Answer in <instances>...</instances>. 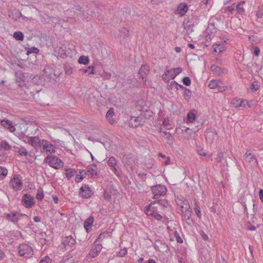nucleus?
<instances>
[{
  "label": "nucleus",
  "mask_w": 263,
  "mask_h": 263,
  "mask_svg": "<svg viewBox=\"0 0 263 263\" xmlns=\"http://www.w3.org/2000/svg\"><path fill=\"white\" fill-rule=\"evenodd\" d=\"M185 209L186 213L184 215V217L185 220L189 219L190 215H191V212L190 210H188L190 209V205L187 204H185Z\"/></svg>",
  "instance_id": "nucleus-39"
},
{
  "label": "nucleus",
  "mask_w": 263,
  "mask_h": 263,
  "mask_svg": "<svg viewBox=\"0 0 263 263\" xmlns=\"http://www.w3.org/2000/svg\"><path fill=\"white\" fill-rule=\"evenodd\" d=\"M94 218L92 216L89 217L84 222V227L87 232L91 229L93 224Z\"/></svg>",
  "instance_id": "nucleus-18"
},
{
  "label": "nucleus",
  "mask_w": 263,
  "mask_h": 263,
  "mask_svg": "<svg viewBox=\"0 0 263 263\" xmlns=\"http://www.w3.org/2000/svg\"><path fill=\"white\" fill-rule=\"evenodd\" d=\"M8 171L6 168L0 166V179H3L7 175Z\"/></svg>",
  "instance_id": "nucleus-36"
},
{
  "label": "nucleus",
  "mask_w": 263,
  "mask_h": 263,
  "mask_svg": "<svg viewBox=\"0 0 263 263\" xmlns=\"http://www.w3.org/2000/svg\"><path fill=\"white\" fill-rule=\"evenodd\" d=\"M87 174L90 175L92 178H96L98 177L99 175V172L97 171V168H92L91 166H87Z\"/></svg>",
  "instance_id": "nucleus-17"
},
{
  "label": "nucleus",
  "mask_w": 263,
  "mask_h": 263,
  "mask_svg": "<svg viewBox=\"0 0 263 263\" xmlns=\"http://www.w3.org/2000/svg\"><path fill=\"white\" fill-rule=\"evenodd\" d=\"M32 81L33 83H34L37 85H39L41 82L40 76L39 75L35 76L32 79Z\"/></svg>",
  "instance_id": "nucleus-45"
},
{
  "label": "nucleus",
  "mask_w": 263,
  "mask_h": 263,
  "mask_svg": "<svg viewBox=\"0 0 263 263\" xmlns=\"http://www.w3.org/2000/svg\"><path fill=\"white\" fill-rule=\"evenodd\" d=\"M242 162L244 164H248L251 167L258 164L257 158L254 154L248 150L242 156Z\"/></svg>",
  "instance_id": "nucleus-3"
},
{
  "label": "nucleus",
  "mask_w": 263,
  "mask_h": 263,
  "mask_svg": "<svg viewBox=\"0 0 263 263\" xmlns=\"http://www.w3.org/2000/svg\"><path fill=\"white\" fill-rule=\"evenodd\" d=\"M14 148L15 151L17 152L21 156H26L28 153L27 151L24 147L19 148L18 147H14Z\"/></svg>",
  "instance_id": "nucleus-29"
},
{
  "label": "nucleus",
  "mask_w": 263,
  "mask_h": 263,
  "mask_svg": "<svg viewBox=\"0 0 263 263\" xmlns=\"http://www.w3.org/2000/svg\"><path fill=\"white\" fill-rule=\"evenodd\" d=\"M79 195L82 198L86 199L90 198L93 193L88 185L84 184L80 189Z\"/></svg>",
  "instance_id": "nucleus-10"
},
{
  "label": "nucleus",
  "mask_w": 263,
  "mask_h": 263,
  "mask_svg": "<svg viewBox=\"0 0 263 263\" xmlns=\"http://www.w3.org/2000/svg\"><path fill=\"white\" fill-rule=\"evenodd\" d=\"M13 37L17 41H23L24 35L22 32L17 31L13 33Z\"/></svg>",
  "instance_id": "nucleus-28"
},
{
  "label": "nucleus",
  "mask_w": 263,
  "mask_h": 263,
  "mask_svg": "<svg viewBox=\"0 0 263 263\" xmlns=\"http://www.w3.org/2000/svg\"><path fill=\"white\" fill-rule=\"evenodd\" d=\"M201 236L203 239L206 240L209 239L208 236L203 231L201 233Z\"/></svg>",
  "instance_id": "nucleus-58"
},
{
  "label": "nucleus",
  "mask_w": 263,
  "mask_h": 263,
  "mask_svg": "<svg viewBox=\"0 0 263 263\" xmlns=\"http://www.w3.org/2000/svg\"><path fill=\"white\" fill-rule=\"evenodd\" d=\"M256 16L257 18H261L263 16V8L262 7H258L257 10L256 12Z\"/></svg>",
  "instance_id": "nucleus-41"
},
{
  "label": "nucleus",
  "mask_w": 263,
  "mask_h": 263,
  "mask_svg": "<svg viewBox=\"0 0 263 263\" xmlns=\"http://www.w3.org/2000/svg\"><path fill=\"white\" fill-rule=\"evenodd\" d=\"M182 82L186 86H190L191 83V81L189 77H185L183 78Z\"/></svg>",
  "instance_id": "nucleus-47"
},
{
  "label": "nucleus",
  "mask_w": 263,
  "mask_h": 263,
  "mask_svg": "<svg viewBox=\"0 0 263 263\" xmlns=\"http://www.w3.org/2000/svg\"><path fill=\"white\" fill-rule=\"evenodd\" d=\"M235 9V4H233L231 6L223 8L222 10L224 12H229L231 14H233Z\"/></svg>",
  "instance_id": "nucleus-32"
},
{
  "label": "nucleus",
  "mask_w": 263,
  "mask_h": 263,
  "mask_svg": "<svg viewBox=\"0 0 263 263\" xmlns=\"http://www.w3.org/2000/svg\"><path fill=\"white\" fill-rule=\"evenodd\" d=\"M170 124L169 120L165 119L162 122V125L164 126H166Z\"/></svg>",
  "instance_id": "nucleus-63"
},
{
  "label": "nucleus",
  "mask_w": 263,
  "mask_h": 263,
  "mask_svg": "<svg viewBox=\"0 0 263 263\" xmlns=\"http://www.w3.org/2000/svg\"><path fill=\"white\" fill-rule=\"evenodd\" d=\"M1 148L5 151H9L11 149V146L6 140H2L0 144Z\"/></svg>",
  "instance_id": "nucleus-31"
},
{
  "label": "nucleus",
  "mask_w": 263,
  "mask_h": 263,
  "mask_svg": "<svg viewBox=\"0 0 263 263\" xmlns=\"http://www.w3.org/2000/svg\"><path fill=\"white\" fill-rule=\"evenodd\" d=\"M144 119L143 116L132 117L130 119V124L133 127H137L139 125H142L144 123Z\"/></svg>",
  "instance_id": "nucleus-13"
},
{
  "label": "nucleus",
  "mask_w": 263,
  "mask_h": 263,
  "mask_svg": "<svg viewBox=\"0 0 263 263\" xmlns=\"http://www.w3.org/2000/svg\"><path fill=\"white\" fill-rule=\"evenodd\" d=\"M65 72L67 75H70L72 72V68L69 66H65Z\"/></svg>",
  "instance_id": "nucleus-48"
},
{
  "label": "nucleus",
  "mask_w": 263,
  "mask_h": 263,
  "mask_svg": "<svg viewBox=\"0 0 263 263\" xmlns=\"http://www.w3.org/2000/svg\"><path fill=\"white\" fill-rule=\"evenodd\" d=\"M45 74L47 76H50L52 72V69L49 67H46L44 70Z\"/></svg>",
  "instance_id": "nucleus-54"
},
{
  "label": "nucleus",
  "mask_w": 263,
  "mask_h": 263,
  "mask_svg": "<svg viewBox=\"0 0 263 263\" xmlns=\"http://www.w3.org/2000/svg\"><path fill=\"white\" fill-rule=\"evenodd\" d=\"M211 68L213 71H215L216 72H219L221 69V67L215 65H212Z\"/></svg>",
  "instance_id": "nucleus-57"
},
{
  "label": "nucleus",
  "mask_w": 263,
  "mask_h": 263,
  "mask_svg": "<svg viewBox=\"0 0 263 263\" xmlns=\"http://www.w3.org/2000/svg\"><path fill=\"white\" fill-rule=\"evenodd\" d=\"M188 10V6L185 3L180 4L178 8V13L183 16L185 15Z\"/></svg>",
  "instance_id": "nucleus-20"
},
{
  "label": "nucleus",
  "mask_w": 263,
  "mask_h": 263,
  "mask_svg": "<svg viewBox=\"0 0 263 263\" xmlns=\"http://www.w3.org/2000/svg\"><path fill=\"white\" fill-rule=\"evenodd\" d=\"M22 204L26 208H31L35 203L34 197L29 194H25L22 197Z\"/></svg>",
  "instance_id": "nucleus-11"
},
{
  "label": "nucleus",
  "mask_w": 263,
  "mask_h": 263,
  "mask_svg": "<svg viewBox=\"0 0 263 263\" xmlns=\"http://www.w3.org/2000/svg\"><path fill=\"white\" fill-rule=\"evenodd\" d=\"M44 195L43 193V190L41 188L38 189L36 195V199H38L39 200L41 201L44 198Z\"/></svg>",
  "instance_id": "nucleus-35"
},
{
  "label": "nucleus",
  "mask_w": 263,
  "mask_h": 263,
  "mask_svg": "<svg viewBox=\"0 0 263 263\" xmlns=\"http://www.w3.org/2000/svg\"><path fill=\"white\" fill-rule=\"evenodd\" d=\"M224 154L222 152H218L216 155V160L217 162L221 163L223 158Z\"/></svg>",
  "instance_id": "nucleus-44"
},
{
  "label": "nucleus",
  "mask_w": 263,
  "mask_h": 263,
  "mask_svg": "<svg viewBox=\"0 0 263 263\" xmlns=\"http://www.w3.org/2000/svg\"><path fill=\"white\" fill-rule=\"evenodd\" d=\"M182 69L181 67H177L175 68H171L165 71L162 76V79L166 82L168 83L170 79H174L181 72Z\"/></svg>",
  "instance_id": "nucleus-4"
},
{
  "label": "nucleus",
  "mask_w": 263,
  "mask_h": 263,
  "mask_svg": "<svg viewBox=\"0 0 263 263\" xmlns=\"http://www.w3.org/2000/svg\"><path fill=\"white\" fill-rule=\"evenodd\" d=\"M6 218L7 219L13 222L17 221L19 219V218L16 213L7 214L6 215Z\"/></svg>",
  "instance_id": "nucleus-24"
},
{
  "label": "nucleus",
  "mask_w": 263,
  "mask_h": 263,
  "mask_svg": "<svg viewBox=\"0 0 263 263\" xmlns=\"http://www.w3.org/2000/svg\"><path fill=\"white\" fill-rule=\"evenodd\" d=\"M7 128L9 130L11 133H13L15 131V128L13 125H12V123L9 125Z\"/></svg>",
  "instance_id": "nucleus-56"
},
{
  "label": "nucleus",
  "mask_w": 263,
  "mask_h": 263,
  "mask_svg": "<svg viewBox=\"0 0 263 263\" xmlns=\"http://www.w3.org/2000/svg\"><path fill=\"white\" fill-rule=\"evenodd\" d=\"M156 203H159L160 205H161L164 207H166L167 205V204H168L167 201L166 200H163V199L154 201L153 202H152L151 204H155Z\"/></svg>",
  "instance_id": "nucleus-37"
},
{
  "label": "nucleus",
  "mask_w": 263,
  "mask_h": 263,
  "mask_svg": "<svg viewBox=\"0 0 263 263\" xmlns=\"http://www.w3.org/2000/svg\"><path fill=\"white\" fill-rule=\"evenodd\" d=\"M218 85V82L217 80H212L209 84V87L211 89H214Z\"/></svg>",
  "instance_id": "nucleus-40"
},
{
  "label": "nucleus",
  "mask_w": 263,
  "mask_h": 263,
  "mask_svg": "<svg viewBox=\"0 0 263 263\" xmlns=\"http://www.w3.org/2000/svg\"><path fill=\"white\" fill-rule=\"evenodd\" d=\"M86 177V175L82 174H77L75 178V181L77 183L81 182L84 178Z\"/></svg>",
  "instance_id": "nucleus-43"
},
{
  "label": "nucleus",
  "mask_w": 263,
  "mask_h": 263,
  "mask_svg": "<svg viewBox=\"0 0 263 263\" xmlns=\"http://www.w3.org/2000/svg\"><path fill=\"white\" fill-rule=\"evenodd\" d=\"M259 196L260 200L263 202V190L260 189L259 191Z\"/></svg>",
  "instance_id": "nucleus-62"
},
{
  "label": "nucleus",
  "mask_w": 263,
  "mask_h": 263,
  "mask_svg": "<svg viewBox=\"0 0 263 263\" xmlns=\"http://www.w3.org/2000/svg\"><path fill=\"white\" fill-rule=\"evenodd\" d=\"M44 141L43 139H40L38 136L30 137L28 139V143L34 147L36 149L41 148V145Z\"/></svg>",
  "instance_id": "nucleus-12"
},
{
  "label": "nucleus",
  "mask_w": 263,
  "mask_h": 263,
  "mask_svg": "<svg viewBox=\"0 0 263 263\" xmlns=\"http://www.w3.org/2000/svg\"><path fill=\"white\" fill-rule=\"evenodd\" d=\"M11 123V122L8 120H3L1 121V125L5 128H7L9 124Z\"/></svg>",
  "instance_id": "nucleus-49"
},
{
  "label": "nucleus",
  "mask_w": 263,
  "mask_h": 263,
  "mask_svg": "<svg viewBox=\"0 0 263 263\" xmlns=\"http://www.w3.org/2000/svg\"><path fill=\"white\" fill-rule=\"evenodd\" d=\"M245 102V100L242 99L235 98L232 100L231 103L233 106L235 108L241 107L242 105V103Z\"/></svg>",
  "instance_id": "nucleus-22"
},
{
  "label": "nucleus",
  "mask_w": 263,
  "mask_h": 263,
  "mask_svg": "<svg viewBox=\"0 0 263 263\" xmlns=\"http://www.w3.org/2000/svg\"><path fill=\"white\" fill-rule=\"evenodd\" d=\"M196 118V114L192 112H190L187 114V118L188 121L192 123L193 121H195Z\"/></svg>",
  "instance_id": "nucleus-38"
},
{
  "label": "nucleus",
  "mask_w": 263,
  "mask_h": 263,
  "mask_svg": "<svg viewBox=\"0 0 263 263\" xmlns=\"http://www.w3.org/2000/svg\"><path fill=\"white\" fill-rule=\"evenodd\" d=\"M43 142L41 150L42 153H45L48 156L55 152V147L53 145L45 140H44Z\"/></svg>",
  "instance_id": "nucleus-8"
},
{
  "label": "nucleus",
  "mask_w": 263,
  "mask_h": 263,
  "mask_svg": "<svg viewBox=\"0 0 263 263\" xmlns=\"http://www.w3.org/2000/svg\"><path fill=\"white\" fill-rule=\"evenodd\" d=\"M89 61V58L87 57L81 56L79 58L78 62L80 64H87Z\"/></svg>",
  "instance_id": "nucleus-34"
},
{
  "label": "nucleus",
  "mask_w": 263,
  "mask_h": 263,
  "mask_svg": "<svg viewBox=\"0 0 263 263\" xmlns=\"http://www.w3.org/2000/svg\"><path fill=\"white\" fill-rule=\"evenodd\" d=\"M260 88V85L258 84L256 82H253L252 83V89H254L255 91L258 90Z\"/></svg>",
  "instance_id": "nucleus-51"
},
{
  "label": "nucleus",
  "mask_w": 263,
  "mask_h": 263,
  "mask_svg": "<svg viewBox=\"0 0 263 263\" xmlns=\"http://www.w3.org/2000/svg\"><path fill=\"white\" fill-rule=\"evenodd\" d=\"M217 87L218 89V91L219 92H222L226 90L225 88L223 86H220L218 85V86Z\"/></svg>",
  "instance_id": "nucleus-64"
},
{
  "label": "nucleus",
  "mask_w": 263,
  "mask_h": 263,
  "mask_svg": "<svg viewBox=\"0 0 263 263\" xmlns=\"http://www.w3.org/2000/svg\"><path fill=\"white\" fill-rule=\"evenodd\" d=\"M76 243L75 239L71 235L66 236L63 241L64 246H72Z\"/></svg>",
  "instance_id": "nucleus-19"
},
{
  "label": "nucleus",
  "mask_w": 263,
  "mask_h": 263,
  "mask_svg": "<svg viewBox=\"0 0 263 263\" xmlns=\"http://www.w3.org/2000/svg\"><path fill=\"white\" fill-rule=\"evenodd\" d=\"M151 191L154 195L153 198L158 199L161 196H164L167 192V189L164 185L157 184L151 187Z\"/></svg>",
  "instance_id": "nucleus-6"
},
{
  "label": "nucleus",
  "mask_w": 263,
  "mask_h": 263,
  "mask_svg": "<svg viewBox=\"0 0 263 263\" xmlns=\"http://www.w3.org/2000/svg\"><path fill=\"white\" fill-rule=\"evenodd\" d=\"M39 263H51V260L48 256L44 257Z\"/></svg>",
  "instance_id": "nucleus-52"
},
{
  "label": "nucleus",
  "mask_w": 263,
  "mask_h": 263,
  "mask_svg": "<svg viewBox=\"0 0 263 263\" xmlns=\"http://www.w3.org/2000/svg\"><path fill=\"white\" fill-rule=\"evenodd\" d=\"M18 253L21 256L29 258L33 255V250L28 245L22 243L18 247Z\"/></svg>",
  "instance_id": "nucleus-5"
},
{
  "label": "nucleus",
  "mask_w": 263,
  "mask_h": 263,
  "mask_svg": "<svg viewBox=\"0 0 263 263\" xmlns=\"http://www.w3.org/2000/svg\"><path fill=\"white\" fill-rule=\"evenodd\" d=\"M127 253V250L125 248L121 249L118 253V256L120 257H123Z\"/></svg>",
  "instance_id": "nucleus-53"
},
{
  "label": "nucleus",
  "mask_w": 263,
  "mask_h": 263,
  "mask_svg": "<svg viewBox=\"0 0 263 263\" xmlns=\"http://www.w3.org/2000/svg\"><path fill=\"white\" fill-rule=\"evenodd\" d=\"M65 170L66 171L65 176L68 179L72 177L77 173V171L74 168H65Z\"/></svg>",
  "instance_id": "nucleus-23"
},
{
  "label": "nucleus",
  "mask_w": 263,
  "mask_h": 263,
  "mask_svg": "<svg viewBox=\"0 0 263 263\" xmlns=\"http://www.w3.org/2000/svg\"><path fill=\"white\" fill-rule=\"evenodd\" d=\"M175 236L176 237V240H177L178 242L182 243L183 242L182 239L180 237V236H179L178 233H177V234L176 233L175 234Z\"/></svg>",
  "instance_id": "nucleus-60"
},
{
  "label": "nucleus",
  "mask_w": 263,
  "mask_h": 263,
  "mask_svg": "<svg viewBox=\"0 0 263 263\" xmlns=\"http://www.w3.org/2000/svg\"><path fill=\"white\" fill-rule=\"evenodd\" d=\"M10 185L15 191H20L22 188L21 177L18 175H15L10 181Z\"/></svg>",
  "instance_id": "nucleus-7"
},
{
  "label": "nucleus",
  "mask_w": 263,
  "mask_h": 263,
  "mask_svg": "<svg viewBox=\"0 0 263 263\" xmlns=\"http://www.w3.org/2000/svg\"><path fill=\"white\" fill-rule=\"evenodd\" d=\"M114 114V109L112 108H110L109 109V110L107 111L106 117L107 118H109L112 117L113 115Z\"/></svg>",
  "instance_id": "nucleus-50"
},
{
  "label": "nucleus",
  "mask_w": 263,
  "mask_h": 263,
  "mask_svg": "<svg viewBox=\"0 0 263 263\" xmlns=\"http://www.w3.org/2000/svg\"><path fill=\"white\" fill-rule=\"evenodd\" d=\"M198 152V153L199 155H201V156H205L206 155V152H205L204 151H203V149H198L197 151Z\"/></svg>",
  "instance_id": "nucleus-61"
},
{
  "label": "nucleus",
  "mask_w": 263,
  "mask_h": 263,
  "mask_svg": "<svg viewBox=\"0 0 263 263\" xmlns=\"http://www.w3.org/2000/svg\"><path fill=\"white\" fill-rule=\"evenodd\" d=\"M114 36L118 40H125L129 36V30L126 27H122L114 34Z\"/></svg>",
  "instance_id": "nucleus-9"
},
{
  "label": "nucleus",
  "mask_w": 263,
  "mask_h": 263,
  "mask_svg": "<svg viewBox=\"0 0 263 263\" xmlns=\"http://www.w3.org/2000/svg\"><path fill=\"white\" fill-rule=\"evenodd\" d=\"M194 25L191 22H187L184 26V29L188 33H191L194 31Z\"/></svg>",
  "instance_id": "nucleus-27"
},
{
  "label": "nucleus",
  "mask_w": 263,
  "mask_h": 263,
  "mask_svg": "<svg viewBox=\"0 0 263 263\" xmlns=\"http://www.w3.org/2000/svg\"><path fill=\"white\" fill-rule=\"evenodd\" d=\"M118 167L114 166V167H112V168L111 170H112V172H114V173L116 176H120V172L118 170Z\"/></svg>",
  "instance_id": "nucleus-55"
},
{
  "label": "nucleus",
  "mask_w": 263,
  "mask_h": 263,
  "mask_svg": "<svg viewBox=\"0 0 263 263\" xmlns=\"http://www.w3.org/2000/svg\"><path fill=\"white\" fill-rule=\"evenodd\" d=\"M151 204H149L146 208V214L148 216L154 217L156 220H160L162 219V216L156 211L151 208Z\"/></svg>",
  "instance_id": "nucleus-15"
},
{
  "label": "nucleus",
  "mask_w": 263,
  "mask_h": 263,
  "mask_svg": "<svg viewBox=\"0 0 263 263\" xmlns=\"http://www.w3.org/2000/svg\"><path fill=\"white\" fill-rule=\"evenodd\" d=\"M221 20V17L220 15L212 16L210 20L209 25L212 26L213 27H214L215 21H217V22H220Z\"/></svg>",
  "instance_id": "nucleus-26"
},
{
  "label": "nucleus",
  "mask_w": 263,
  "mask_h": 263,
  "mask_svg": "<svg viewBox=\"0 0 263 263\" xmlns=\"http://www.w3.org/2000/svg\"><path fill=\"white\" fill-rule=\"evenodd\" d=\"M44 162L48 163V165L55 169H59L63 166V161L55 157V156H47Z\"/></svg>",
  "instance_id": "nucleus-2"
},
{
  "label": "nucleus",
  "mask_w": 263,
  "mask_h": 263,
  "mask_svg": "<svg viewBox=\"0 0 263 263\" xmlns=\"http://www.w3.org/2000/svg\"><path fill=\"white\" fill-rule=\"evenodd\" d=\"M102 248L101 245H96L95 247L89 252L88 255L91 258L95 257L98 255V253L100 252Z\"/></svg>",
  "instance_id": "nucleus-16"
},
{
  "label": "nucleus",
  "mask_w": 263,
  "mask_h": 263,
  "mask_svg": "<svg viewBox=\"0 0 263 263\" xmlns=\"http://www.w3.org/2000/svg\"><path fill=\"white\" fill-rule=\"evenodd\" d=\"M194 210L195 212L197 214V216L199 218H201V214L200 212V208H199V205L196 202L194 204Z\"/></svg>",
  "instance_id": "nucleus-42"
},
{
  "label": "nucleus",
  "mask_w": 263,
  "mask_h": 263,
  "mask_svg": "<svg viewBox=\"0 0 263 263\" xmlns=\"http://www.w3.org/2000/svg\"><path fill=\"white\" fill-rule=\"evenodd\" d=\"M84 73H88L89 74L94 73V68L92 66H89L87 68L83 69Z\"/></svg>",
  "instance_id": "nucleus-46"
},
{
  "label": "nucleus",
  "mask_w": 263,
  "mask_h": 263,
  "mask_svg": "<svg viewBox=\"0 0 263 263\" xmlns=\"http://www.w3.org/2000/svg\"><path fill=\"white\" fill-rule=\"evenodd\" d=\"M81 8L80 6H76V9L80 11L82 13V14L81 13L80 14V15H81V18L83 17V18L90 19V18L88 16H87L88 13H86V12H85L83 10L81 11Z\"/></svg>",
  "instance_id": "nucleus-33"
},
{
  "label": "nucleus",
  "mask_w": 263,
  "mask_h": 263,
  "mask_svg": "<svg viewBox=\"0 0 263 263\" xmlns=\"http://www.w3.org/2000/svg\"><path fill=\"white\" fill-rule=\"evenodd\" d=\"M245 3L244 1H241L239 3H238L236 5H235V8L237 10V11L239 13H242L245 11V9L242 7V5Z\"/></svg>",
  "instance_id": "nucleus-30"
},
{
  "label": "nucleus",
  "mask_w": 263,
  "mask_h": 263,
  "mask_svg": "<svg viewBox=\"0 0 263 263\" xmlns=\"http://www.w3.org/2000/svg\"><path fill=\"white\" fill-rule=\"evenodd\" d=\"M241 204L244 209V211L246 214L247 218H250L252 222H254L257 211V208L255 207L254 199L251 198L247 203L245 201L241 203Z\"/></svg>",
  "instance_id": "nucleus-1"
},
{
  "label": "nucleus",
  "mask_w": 263,
  "mask_h": 263,
  "mask_svg": "<svg viewBox=\"0 0 263 263\" xmlns=\"http://www.w3.org/2000/svg\"><path fill=\"white\" fill-rule=\"evenodd\" d=\"M149 67L147 65H143L139 70V74L140 75L143 81H146V78L149 73Z\"/></svg>",
  "instance_id": "nucleus-14"
},
{
  "label": "nucleus",
  "mask_w": 263,
  "mask_h": 263,
  "mask_svg": "<svg viewBox=\"0 0 263 263\" xmlns=\"http://www.w3.org/2000/svg\"><path fill=\"white\" fill-rule=\"evenodd\" d=\"M108 165L110 167L117 166L118 164V160L114 157H111L109 158L107 161Z\"/></svg>",
  "instance_id": "nucleus-25"
},
{
  "label": "nucleus",
  "mask_w": 263,
  "mask_h": 263,
  "mask_svg": "<svg viewBox=\"0 0 263 263\" xmlns=\"http://www.w3.org/2000/svg\"><path fill=\"white\" fill-rule=\"evenodd\" d=\"M104 198L107 201H110V200L111 199V197L109 194L106 193V194H104Z\"/></svg>",
  "instance_id": "nucleus-59"
},
{
  "label": "nucleus",
  "mask_w": 263,
  "mask_h": 263,
  "mask_svg": "<svg viewBox=\"0 0 263 263\" xmlns=\"http://www.w3.org/2000/svg\"><path fill=\"white\" fill-rule=\"evenodd\" d=\"M213 53L215 55L219 54L224 50L223 46L221 44H215L213 45Z\"/></svg>",
  "instance_id": "nucleus-21"
}]
</instances>
